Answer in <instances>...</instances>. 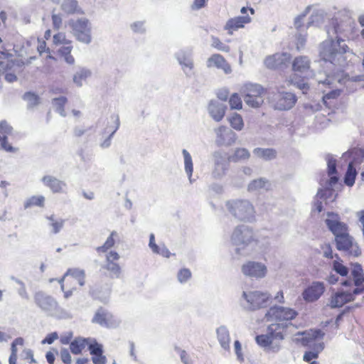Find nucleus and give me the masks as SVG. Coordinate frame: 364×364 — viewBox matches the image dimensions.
<instances>
[{"mask_svg": "<svg viewBox=\"0 0 364 364\" xmlns=\"http://www.w3.org/2000/svg\"><path fill=\"white\" fill-rule=\"evenodd\" d=\"M353 21L347 18L345 21L333 18L331 27L327 29L328 39L322 42L319 48V55L326 63L335 67L333 74L328 71H318L314 75L317 82V89L323 94V101L337 98L341 93L338 85L342 84L344 80L343 68L348 65L350 52L343 37H348L353 29Z\"/></svg>", "mask_w": 364, "mask_h": 364, "instance_id": "nucleus-1", "label": "nucleus"}, {"mask_svg": "<svg viewBox=\"0 0 364 364\" xmlns=\"http://www.w3.org/2000/svg\"><path fill=\"white\" fill-rule=\"evenodd\" d=\"M298 316V312L290 307L274 306L265 314L267 321L274 322L269 324L264 334L258 335L255 340L262 348L277 353L280 350L281 342L284 340L285 328L292 325L291 321Z\"/></svg>", "mask_w": 364, "mask_h": 364, "instance_id": "nucleus-2", "label": "nucleus"}, {"mask_svg": "<svg viewBox=\"0 0 364 364\" xmlns=\"http://www.w3.org/2000/svg\"><path fill=\"white\" fill-rule=\"evenodd\" d=\"M231 241L237 246L235 250L239 255L249 254V248L257 243L252 229L245 225H238L234 229Z\"/></svg>", "mask_w": 364, "mask_h": 364, "instance_id": "nucleus-3", "label": "nucleus"}, {"mask_svg": "<svg viewBox=\"0 0 364 364\" xmlns=\"http://www.w3.org/2000/svg\"><path fill=\"white\" fill-rule=\"evenodd\" d=\"M34 301L36 306L48 315L60 318H70V314L60 308L53 297L43 291H39L35 293Z\"/></svg>", "mask_w": 364, "mask_h": 364, "instance_id": "nucleus-4", "label": "nucleus"}, {"mask_svg": "<svg viewBox=\"0 0 364 364\" xmlns=\"http://www.w3.org/2000/svg\"><path fill=\"white\" fill-rule=\"evenodd\" d=\"M229 213L237 220L244 222H253L255 220V210L247 200H231L226 202Z\"/></svg>", "mask_w": 364, "mask_h": 364, "instance_id": "nucleus-5", "label": "nucleus"}, {"mask_svg": "<svg viewBox=\"0 0 364 364\" xmlns=\"http://www.w3.org/2000/svg\"><path fill=\"white\" fill-rule=\"evenodd\" d=\"M242 299L245 301L244 307L248 310H257L268 306L271 295L267 291H244Z\"/></svg>", "mask_w": 364, "mask_h": 364, "instance_id": "nucleus-6", "label": "nucleus"}, {"mask_svg": "<svg viewBox=\"0 0 364 364\" xmlns=\"http://www.w3.org/2000/svg\"><path fill=\"white\" fill-rule=\"evenodd\" d=\"M69 25L72 28L75 38L84 44L88 45L92 42V26L86 18L70 20Z\"/></svg>", "mask_w": 364, "mask_h": 364, "instance_id": "nucleus-7", "label": "nucleus"}, {"mask_svg": "<svg viewBox=\"0 0 364 364\" xmlns=\"http://www.w3.org/2000/svg\"><path fill=\"white\" fill-rule=\"evenodd\" d=\"M264 90L259 84L247 83L242 88L244 101L250 107H259L264 102Z\"/></svg>", "mask_w": 364, "mask_h": 364, "instance_id": "nucleus-8", "label": "nucleus"}, {"mask_svg": "<svg viewBox=\"0 0 364 364\" xmlns=\"http://www.w3.org/2000/svg\"><path fill=\"white\" fill-rule=\"evenodd\" d=\"M335 240L337 249L344 252L346 255L358 257L361 254L359 246L348 232L342 234V235H337Z\"/></svg>", "mask_w": 364, "mask_h": 364, "instance_id": "nucleus-9", "label": "nucleus"}, {"mask_svg": "<svg viewBox=\"0 0 364 364\" xmlns=\"http://www.w3.org/2000/svg\"><path fill=\"white\" fill-rule=\"evenodd\" d=\"M297 101L296 95L290 92H277L274 95L272 103L275 109L289 110Z\"/></svg>", "mask_w": 364, "mask_h": 364, "instance_id": "nucleus-10", "label": "nucleus"}, {"mask_svg": "<svg viewBox=\"0 0 364 364\" xmlns=\"http://www.w3.org/2000/svg\"><path fill=\"white\" fill-rule=\"evenodd\" d=\"M241 271L246 277L259 279L266 277L267 267L262 262L248 261L242 265Z\"/></svg>", "mask_w": 364, "mask_h": 364, "instance_id": "nucleus-11", "label": "nucleus"}, {"mask_svg": "<svg viewBox=\"0 0 364 364\" xmlns=\"http://www.w3.org/2000/svg\"><path fill=\"white\" fill-rule=\"evenodd\" d=\"M325 223L328 228L335 235V238L337 237V235H342V234L348 232L347 225L341 221V218L337 213H328Z\"/></svg>", "mask_w": 364, "mask_h": 364, "instance_id": "nucleus-12", "label": "nucleus"}, {"mask_svg": "<svg viewBox=\"0 0 364 364\" xmlns=\"http://www.w3.org/2000/svg\"><path fill=\"white\" fill-rule=\"evenodd\" d=\"M92 321L107 328H115L120 324L119 319L115 318L109 311L102 308L97 309Z\"/></svg>", "mask_w": 364, "mask_h": 364, "instance_id": "nucleus-13", "label": "nucleus"}, {"mask_svg": "<svg viewBox=\"0 0 364 364\" xmlns=\"http://www.w3.org/2000/svg\"><path fill=\"white\" fill-rule=\"evenodd\" d=\"M214 168L212 175L214 178H222L228 169L229 161L226 155L222 151H215L213 154Z\"/></svg>", "mask_w": 364, "mask_h": 364, "instance_id": "nucleus-14", "label": "nucleus"}, {"mask_svg": "<svg viewBox=\"0 0 364 364\" xmlns=\"http://www.w3.org/2000/svg\"><path fill=\"white\" fill-rule=\"evenodd\" d=\"M355 296L350 289H341L332 294L328 305L331 309L340 308L344 304L352 301Z\"/></svg>", "mask_w": 364, "mask_h": 364, "instance_id": "nucleus-15", "label": "nucleus"}, {"mask_svg": "<svg viewBox=\"0 0 364 364\" xmlns=\"http://www.w3.org/2000/svg\"><path fill=\"white\" fill-rule=\"evenodd\" d=\"M215 133L216 135L215 143L218 146H229L236 141V134L225 126H220L215 129Z\"/></svg>", "mask_w": 364, "mask_h": 364, "instance_id": "nucleus-16", "label": "nucleus"}, {"mask_svg": "<svg viewBox=\"0 0 364 364\" xmlns=\"http://www.w3.org/2000/svg\"><path fill=\"white\" fill-rule=\"evenodd\" d=\"M41 181L53 193H66L68 191L66 182L54 176L46 175L41 178Z\"/></svg>", "mask_w": 364, "mask_h": 364, "instance_id": "nucleus-17", "label": "nucleus"}, {"mask_svg": "<svg viewBox=\"0 0 364 364\" xmlns=\"http://www.w3.org/2000/svg\"><path fill=\"white\" fill-rule=\"evenodd\" d=\"M325 286L322 282H313L302 292L303 299L307 302L317 301L324 293Z\"/></svg>", "mask_w": 364, "mask_h": 364, "instance_id": "nucleus-18", "label": "nucleus"}, {"mask_svg": "<svg viewBox=\"0 0 364 364\" xmlns=\"http://www.w3.org/2000/svg\"><path fill=\"white\" fill-rule=\"evenodd\" d=\"M175 57L181 66L182 70L186 76H191L194 67L192 52L191 50H181L175 54Z\"/></svg>", "mask_w": 364, "mask_h": 364, "instance_id": "nucleus-19", "label": "nucleus"}, {"mask_svg": "<svg viewBox=\"0 0 364 364\" xmlns=\"http://www.w3.org/2000/svg\"><path fill=\"white\" fill-rule=\"evenodd\" d=\"M89 342L87 343L90 353L92 355V360L94 364H105L107 358L103 355L102 345L97 342L94 338H88Z\"/></svg>", "mask_w": 364, "mask_h": 364, "instance_id": "nucleus-20", "label": "nucleus"}, {"mask_svg": "<svg viewBox=\"0 0 364 364\" xmlns=\"http://www.w3.org/2000/svg\"><path fill=\"white\" fill-rule=\"evenodd\" d=\"M208 113L209 116L216 122H220L224 117L227 106L218 100H212L208 103Z\"/></svg>", "mask_w": 364, "mask_h": 364, "instance_id": "nucleus-21", "label": "nucleus"}, {"mask_svg": "<svg viewBox=\"0 0 364 364\" xmlns=\"http://www.w3.org/2000/svg\"><path fill=\"white\" fill-rule=\"evenodd\" d=\"M251 21L252 18L248 15L231 18L227 21L224 26V30L227 31L229 35H232L234 31L244 28L246 24Z\"/></svg>", "mask_w": 364, "mask_h": 364, "instance_id": "nucleus-22", "label": "nucleus"}, {"mask_svg": "<svg viewBox=\"0 0 364 364\" xmlns=\"http://www.w3.org/2000/svg\"><path fill=\"white\" fill-rule=\"evenodd\" d=\"M206 66L208 68H215L222 70L225 74H230L232 72L230 65L220 54H213L209 57L206 61Z\"/></svg>", "mask_w": 364, "mask_h": 364, "instance_id": "nucleus-23", "label": "nucleus"}, {"mask_svg": "<svg viewBox=\"0 0 364 364\" xmlns=\"http://www.w3.org/2000/svg\"><path fill=\"white\" fill-rule=\"evenodd\" d=\"M328 173L330 178L326 184V192L331 193V188L338 183V178L334 174L336 173V161L331 156L328 155L327 158Z\"/></svg>", "mask_w": 364, "mask_h": 364, "instance_id": "nucleus-24", "label": "nucleus"}, {"mask_svg": "<svg viewBox=\"0 0 364 364\" xmlns=\"http://www.w3.org/2000/svg\"><path fill=\"white\" fill-rule=\"evenodd\" d=\"M218 341L225 350H230V336L228 328L225 326H220L216 329Z\"/></svg>", "mask_w": 364, "mask_h": 364, "instance_id": "nucleus-25", "label": "nucleus"}, {"mask_svg": "<svg viewBox=\"0 0 364 364\" xmlns=\"http://www.w3.org/2000/svg\"><path fill=\"white\" fill-rule=\"evenodd\" d=\"M45 218L48 222V227L50 235H57L63 230L65 222L64 219L57 218L54 214L46 215Z\"/></svg>", "mask_w": 364, "mask_h": 364, "instance_id": "nucleus-26", "label": "nucleus"}, {"mask_svg": "<svg viewBox=\"0 0 364 364\" xmlns=\"http://www.w3.org/2000/svg\"><path fill=\"white\" fill-rule=\"evenodd\" d=\"M271 182L266 178H259L252 180L247 186L249 192H261L271 188Z\"/></svg>", "mask_w": 364, "mask_h": 364, "instance_id": "nucleus-27", "label": "nucleus"}, {"mask_svg": "<svg viewBox=\"0 0 364 364\" xmlns=\"http://www.w3.org/2000/svg\"><path fill=\"white\" fill-rule=\"evenodd\" d=\"M341 284L346 287H350L353 286V289L351 291L355 296L364 293V276H362V277H359L355 280H343L341 282Z\"/></svg>", "mask_w": 364, "mask_h": 364, "instance_id": "nucleus-28", "label": "nucleus"}, {"mask_svg": "<svg viewBox=\"0 0 364 364\" xmlns=\"http://www.w3.org/2000/svg\"><path fill=\"white\" fill-rule=\"evenodd\" d=\"M311 61L307 56H298L292 62V69L295 72L304 73L310 69Z\"/></svg>", "mask_w": 364, "mask_h": 364, "instance_id": "nucleus-29", "label": "nucleus"}, {"mask_svg": "<svg viewBox=\"0 0 364 364\" xmlns=\"http://www.w3.org/2000/svg\"><path fill=\"white\" fill-rule=\"evenodd\" d=\"M149 247L154 254L159 255L162 257L169 258L171 253L165 245H158L155 242L154 234L151 233L149 235Z\"/></svg>", "mask_w": 364, "mask_h": 364, "instance_id": "nucleus-30", "label": "nucleus"}, {"mask_svg": "<svg viewBox=\"0 0 364 364\" xmlns=\"http://www.w3.org/2000/svg\"><path fill=\"white\" fill-rule=\"evenodd\" d=\"M182 155L183 158L184 171L188 178L190 183H193L195 179L193 178V163L191 154L185 149H182Z\"/></svg>", "mask_w": 364, "mask_h": 364, "instance_id": "nucleus-31", "label": "nucleus"}, {"mask_svg": "<svg viewBox=\"0 0 364 364\" xmlns=\"http://www.w3.org/2000/svg\"><path fill=\"white\" fill-rule=\"evenodd\" d=\"M91 75L92 72L90 69L80 68L74 74L73 81L76 86L80 87L83 85V82H85L87 78L90 77Z\"/></svg>", "mask_w": 364, "mask_h": 364, "instance_id": "nucleus-32", "label": "nucleus"}, {"mask_svg": "<svg viewBox=\"0 0 364 364\" xmlns=\"http://www.w3.org/2000/svg\"><path fill=\"white\" fill-rule=\"evenodd\" d=\"M250 156L249 151L245 148H237L233 154L229 156L228 159L230 162L237 163L247 160Z\"/></svg>", "mask_w": 364, "mask_h": 364, "instance_id": "nucleus-33", "label": "nucleus"}, {"mask_svg": "<svg viewBox=\"0 0 364 364\" xmlns=\"http://www.w3.org/2000/svg\"><path fill=\"white\" fill-rule=\"evenodd\" d=\"M46 198L43 196H33L26 198L23 203L24 209H28L33 206L43 208L45 205Z\"/></svg>", "mask_w": 364, "mask_h": 364, "instance_id": "nucleus-34", "label": "nucleus"}, {"mask_svg": "<svg viewBox=\"0 0 364 364\" xmlns=\"http://www.w3.org/2000/svg\"><path fill=\"white\" fill-rule=\"evenodd\" d=\"M89 342V338H83L81 337L76 338L70 343V348L71 352L75 355L80 354L82 350Z\"/></svg>", "mask_w": 364, "mask_h": 364, "instance_id": "nucleus-35", "label": "nucleus"}, {"mask_svg": "<svg viewBox=\"0 0 364 364\" xmlns=\"http://www.w3.org/2000/svg\"><path fill=\"white\" fill-rule=\"evenodd\" d=\"M253 154L266 161L274 159L277 156V152L273 149L255 148Z\"/></svg>", "mask_w": 364, "mask_h": 364, "instance_id": "nucleus-36", "label": "nucleus"}, {"mask_svg": "<svg viewBox=\"0 0 364 364\" xmlns=\"http://www.w3.org/2000/svg\"><path fill=\"white\" fill-rule=\"evenodd\" d=\"M103 268L109 272L111 278H120L122 276V269L120 266L116 262H106Z\"/></svg>", "mask_w": 364, "mask_h": 364, "instance_id": "nucleus-37", "label": "nucleus"}, {"mask_svg": "<svg viewBox=\"0 0 364 364\" xmlns=\"http://www.w3.org/2000/svg\"><path fill=\"white\" fill-rule=\"evenodd\" d=\"M68 99L64 96L56 97L53 99L52 105L54 107L55 111L59 113L62 117H65L66 113L64 109V106L67 103Z\"/></svg>", "mask_w": 364, "mask_h": 364, "instance_id": "nucleus-38", "label": "nucleus"}, {"mask_svg": "<svg viewBox=\"0 0 364 364\" xmlns=\"http://www.w3.org/2000/svg\"><path fill=\"white\" fill-rule=\"evenodd\" d=\"M356 174L357 172L353 162L349 163L346 173L344 177V183L348 186H353V184L355 183Z\"/></svg>", "mask_w": 364, "mask_h": 364, "instance_id": "nucleus-39", "label": "nucleus"}, {"mask_svg": "<svg viewBox=\"0 0 364 364\" xmlns=\"http://www.w3.org/2000/svg\"><path fill=\"white\" fill-rule=\"evenodd\" d=\"M61 9L68 14L77 13L79 10L76 0H64L61 4Z\"/></svg>", "mask_w": 364, "mask_h": 364, "instance_id": "nucleus-40", "label": "nucleus"}, {"mask_svg": "<svg viewBox=\"0 0 364 364\" xmlns=\"http://www.w3.org/2000/svg\"><path fill=\"white\" fill-rule=\"evenodd\" d=\"M117 236V232L116 231H112L109 236L106 240L105 242L103 245L97 247L96 250L98 252H106L109 249L112 248L115 243L114 237Z\"/></svg>", "mask_w": 364, "mask_h": 364, "instance_id": "nucleus-41", "label": "nucleus"}, {"mask_svg": "<svg viewBox=\"0 0 364 364\" xmlns=\"http://www.w3.org/2000/svg\"><path fill=\"white\" fill-rule=\"evenodd\" d=\"M18 286L19 287L16 289L17 293L21 299L28 301L30 299L29 294L27 291L25 283L15 277L11 278Z\"/></svg>", "mask_w": 364, "mask_h": 364, "instance_id": "nucleus-42", "label": "nucleus"}, {"mask_svg": "<svg viewBox=\"0 0 364 364\" xmlns=\"http://www.w3.org/2000/svg\"><path fill=\"white\" fill-rule=\"evenodd\" d=\"M85 271L83 269H80L79 268H73V269H69L66 272V273L64 274L63 277L59 280V283L60 284V287L63 291H64V284H63V282L65 279V277L67 276H72L73 278H75L76 280H77L81 276H83L85 274Z\"/></svg>", "mask_w": 364, "mask_h": 364, "instance_id": "nucleus-43", "label": "nucleus"}, {"mask_svg": "<svg viewBox=\"0 0 364 364\" xmlns=\"http://www.w3.org/2000/svg\"><path fill=\"white\" fill-rule=\"evenodd\" d=\"M229 122L232 128L237 131H241L244 127L242 117L237 113H234L229 118Z\"/></svg>", "mask_w": 364, "mask_h": 364, "instance_id": "nucleus-44", "label": "nucleus"}, {"mask_svg": "<svg viewBox=\"0 0 364 364\" xmlns=\"http://www.w3.org/2000/svg\"><path fill=\"white\" fill-rule=\"evenodd\" d=\"M23 100L27 102L29 108L33 107L40 103L39 97L34 92H27L23 95Z\"/></svg>", "mask_w": 364, "mask_h": 364, "instance_id": "nucleus-45", "label": "nucleus"}, {"mask_svg": "<svg viewBox=\"0 0 364 364\" xmlns=\"http://www.w3.org/2000/svg\"><path fill=\"white\" fill-rule=\"evenodd\" d=\"M114 122H115V126L112 129V132L109 134V135H108L106 137V139L102 142H101L100 144V146L102 149H107L110 146L112 139L114 133L117 131V129L119 127V119L118 117H117L115 119Z\"/></svg>", "mask_w": 364, "mask_h": 364, "instance_id": "nucleus-46", "label": "nucleus"}, {"mask_svg": "<svg viewBox=\"0 0 364 364\" xmlns=\"http://www.w3.org/2000/svg\"><path fill=\"white\" fill-rule=\"evenodd\" d=\"M211 46L218 50L228 53L230 51V47L223 43L218 37L211 36Z\"/></svg>", "mask_w": 364, "mask_h": 364, "instance_id": "nucleus-47", "label": "nucleus"}, {"mask_svg": "<svg viewBox=\"0 0 364 364\" xmlns=\"http://www.w3.org/2000/svg\"><path fill=\"white\" fill-rule=\"evenodd\" d=\"M323 349V343H320L316 345V350L306 352L304 355V360L309 362L311 360L318 357V353Z\"/></svg>", "mask_w": 364, "mask_h": 364, "instance_id": "nucleus-48", "label": "nucleus"}, {"mask_svg": "<svg viewBox=\"0 0 364 364\" xmlns=\"http://www.w3.org/2000/svg\"><path fill=\"white\" fill-rule=\"evenodd\" d=\"M191 272L189 269L183 268L177 274V279L181 284L187 282L191 277Z\"/></svg>", "mask_w": 364, "mask_h": 364, "instance_id": "nucleus-49", "label": "nucleus"}, {"mask_svg": "<svg viewBox=\"0 0 364 364\" xmlns=\"http://www.w3.org/2000/svg\"><path fill=\"white\" fill-rule=\"evenodd\" d=\"M229 104L232 109H241L242 107V100L237 93L231 95Z\"/></svg>", "mask_w": 364, "mask_h": 364, "instance_id": "nucleus-50", "label": "nucleus"}, {"mask_svg": "<svg viewBox=\"0 0 364 364\" xmlns=\"http://www.w3.org/2000/svg\"><path fill=\"white\" fill-rule=\"evenodd\" d=\"M350 274L351 276L353 277L352 280H355L356 279H358L359 277H362V276H364L362 266L358 263H352Z\"/></svg>", "mask_w": 364, "mask_h": 364, "instance_id": "nucleus-51", "label": "nucleus"}, {"mask_svg": "<svg viewBox=\"0 0 364 364\" xmlns=\"http://www.w3.org/2000/svg\"><path fill=\"white\" fill-rule=\"evenodd\" d=\"M130 28L134 33H144L146 31L145 21H137L130 25Z\"/></svg>", "mask_w": 364, "mask_h": 364, "instance_id": "nucleus-52", "label": "nucleus"}, {"mask_svg": "<svg viewBox=\"0 0 364 364\" xmlns=\"http://www.w3.org/2000/svg\"><path fill=\"white\" fill-rule=\"evenodd\" d=\"M333 269L337 273L339 274L341 276H347L348 274V269L342 264L341 263L334 261L333 264Z\"/></svg>", "mask_w": 364, "mask_h": 364, "instance_id": "nucleus-53", "label": "nucleus"}, {"mask_svg": "<svg viewBox=\"0 0 364 364\" xmlns=\"http://www.w3.org/2000/svg\"><path fill=\"white\" fill-rule=\"evenodd\" d=\"M0 144L1 147L7 152L16 153L18 151L17 148L14 147L10 144H9L6 136H4L2 138H1Z\"/></svg>", "mask_w": 364, "mask_h": 364, "instance_id": "nucleus-54", "label": "nucleus"}, {"mask_svg": "<svg viewBox=\"0 0 364 364\" xmlns=\"http://www.w3.org/2000/svg\"><path fill=\"white\" fill-rule=\"evenodd\" d=\"M53 43L55 45H67L70 44L71 42L67 40L64 33H58L53 36Z\"/></svg>", "mask_w": 364, "mask_h": 364, "instance_id": "nucleus-55", "label": "nucleus"}, {"mask_svg": "<svg viewBox=\"0 0 364 364\" xmlns=\"http://www.w3.org/2000/svg\"><path fill=\"white\" fill-rule=\"evenodd\" d=\"M278 57H279V55H275V54L267 57L264 60L265 65L267 68H271V69H274V68H278V65H277V63L276 60V58Z\"/></svg>", "mask_w": 364, "mask_h": 364, "instance_id": "nucleus-56", "label": "nucleus"}, {"mask_svg": "<svg viewBox=\"0 0 364 364\" xmlns=\"http://www.w3.org/2000/svg\"><path fill=\"white\" fill-rule=\"evenodd\" d=\"M275 55H279L276 58L278 67L286 64L290 60L291 55L287 53H276Z\"/></svg>", "mask_w": 364, "mask_h": 364, "instance_id": "nucleus-57", "label": "nucleus"}, {"mask_svg": "<svg viewBox=\"0 0 364 364\" xmlns=\"http://www.w3.org/2000/svg\"><path fill=\"white\" fill-rule=\"evenodd\" d=\"M234 350L237 356V359L239 362L242 363L244 361V356L242 353V346L239 341L234 342Z\"/></svg>", "mask_w": 364, "mask_h": 364, "instance_id": "nucleus-58", "label": "nucleus"}, {"mask_svg": "<svg viewBox=\"0 0 364 364\" xmlns=\"http://www.w3.org/2000/svg\"><path fill=\"white\" fill-rule=\"evenodd\" d=\"M23 343H24V340L21 337H18V338H16V339H14V341L12 342L11 346V355H17L18 350H17L16 346H23Z\"/></svg>", "mask_w": 364, "mask_h": 364, "instance_id": "nucleus-59", "label": "nucleus"}, {"mask_svg": "<svg viewBox=\"0 0 364 364\" xmlns=\"http://www.w3.org/2000/svg\"><path fill=\"white\" fill-rule=\"evenodd\" d=\"M13 128L6 121L0 122V133L2 134H9L11 133Z\"/></svg>", "mask_w": 364, "mask_h": 364, "instance_id": "nucleus-60", "label": "nucleus"}, {"mask_svg": "<svg viewBox=\"0 0 364 364\" xmlns=\"http://www.w3.org/2000/svg\"><path fill=\"white\" fill-rule=\"evenodd\" d=\"M308 338L310 340H316L321 339L324 333L319 329L312 330L310 333H308Z\"/></svg>", "mask_w": 364, "mask_h": 364, "instance_id": "nucleus-61", "label": "nucleus"}, {"mask_svg": "<svg viewBox=\"0 0 364 364\" xmlns=\"http://www.w3.org/2000/svg\"><path fill=\"white\" fill-rule=\"evenodd\" d=\"M60 357L64 363L70 364L71 363V355L67 348L61 349Z\"/></svg>", "mask_w": 364, "mask_h": 364, "instance_id": "nucleus-62", "label": "nucleus"}, {"mask_svg": "<svg viewBox=\"0 0 364 364\" xmlns=\"http://www.w3.org/2000/svg\"><path fill=\"white\" fill-rule=\"evenodd\" d=\"M322 20V16L318 14L311 15L310 21L308 23V27L311 26H318Z\"/></svg>", "mask_w": 364, "mask_h": 364, "instance_id": "nucleus-63", "label": "nucleus"}, {"mask_svg": "<svg viewBox=\"0 0 364 364\" xmlns=\"http://www.w3.org/2000/svg\"><path fill=\"white\" fill-rule=\"evenodd\" d=\"M58 335L57 332L49 333L46 337L41 341L43 344L48 343L52 344L56 339H58Z\"/></svg>", "mask_w": 364, "mask_h": 364, "instance_id": "nucleus-64", "label": "nucleus"}]
</instances>
